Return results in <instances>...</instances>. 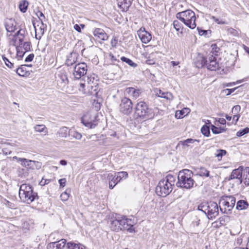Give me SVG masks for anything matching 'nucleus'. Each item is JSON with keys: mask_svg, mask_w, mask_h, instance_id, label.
Listing matches in <instances>:
<instances>
[{"mask_svg": "<svg viewBox=\"0 0 249 249\" xmlns=\"http://www.w3.org/2000/svg\"><path fill=\"white\" fill-rule=\"evenodd\" d=\"M154 116L155 113L153 109L149 108L146 103L141 101L136 104L134 114L135 119L146 120L153 118Z\"/></svg>", "mask_w": 249, "mask_h": 249, "instance_id": "nucleus-1", "label": "nucleus"}, {"mask_svg": "<svg viewBox=\"0 0 249 249\" xmlns=\"http://www.w3.org/2000/svg\"><path fill=\"white\" fill-rule=\"evenodd\" d=\"M193 172L188 169H184L179 172L177 185L178 187L187 189L193 187L195 181L192 178Z\"/></svg>", "mask_w": 249, "mask_h": 249, "instance_id": "nucleus-2", "label": "nucleus"}, {"mask_svg": "<svg viewBox=\"0 0 249 249\" xmlns=\"http://www.w3.org/2000/svg\"><path fill=\"white\" fill-rule=\"evenodd\" d=\"M176 17L190 29H193L196 27V17L193 11L187 10L178 12L177 14Z\"/></svg>", "mask_w": 249, "mask_h": 249, "instance_id": "nucleus-3", "label": "nucleus"}, {"mask_svg": "<svg viewBox=\"0 0 249 249\" xmlns=\"http://www.w3.org/2000/svg\"><path fill=\"white\" fill-rule=\"evenodd\" d=\"M47 249H84L80 244H76L73 242L67 243V240L62 239L58 241L49 243Z\"/></svg>", "mask_w": 249, "mask_h": 249, "instance_id": "nucleus-4", "label": "nucleus"}, {"mask_svg": "<svg viewBox=\"0 0 249 249\" xmlns=\"http://www.w3.org/2000/svg\"><path fill=\"white\" fill-rule=\"evenodd\" d=\"M96 114H91L87 113L81 118V122L86 127L89 128H94L98 124L99 120Z\"/></svg>", "mask_w": 249, "mask_h": 249, "instance_id": "nucleus-5", "label": "nucleus"}, {"mask_svg": "<svg viewBox=\"0 0 249 249\" xmlns=\"http://www.w3.org/2000/svg\"><path fill=\"white\" fill-rule=\"evenodd\" d=\"M173 187L170 184H168L161 180L156 188V192L158 196L165 197L172 191Z\"/></svg>", "mask_w": 249, "mask_h": 249, "instance_id": "nucleus-6", "label": "nucleus"}, {"mask_svg": "<svg viewBox=\"0 0 249 249\" xmlns=\"http://www.w3.org/2000/svg\"><path fill=\"white\" fill-rule=\"evenodd\" d=\"M119 110L122 113L128 115L132 110V103L130 99L124 97L121 100L120 104Z\"/></svg>", "mask_w": 249, "mask_h": 249, "instance_id": "nucleus-7", "label": "nucleus"}, {"mask_svg": "<svg viewBox=\"0 0 249 249\" xmlns=\"http://www.w3.org/2000/svg\"><path fill=\"white\" fill-rule=\"evenodd\" d=\"M219 208L218 204L213 201L209 202L208 209L206 213L208 219H213L219 214Z\"/></svg>", "mask_w": 249, "mask_h": 249, "instance_id": "nucleus-8", "label": "nucleus"}, {"mask_svg": "<svg viewBox=\"0 0 249 249\" xmlns=\"http://www.w3.org/2000/svg\"><path fill=\"white\" fill-rule=\"evenodd\" d=\"M87 72V66L85 63L76 64L74 68L73 75L75 78L79 79L84 76Z\"/></svg>", "mask_w": 249, "mask_h": 249, "instance_id": "nucleus-9", "label": "nucleus"}, {"mask_svg": "<svg viewBox=\"0 0 249 249\" xmlns=\"http://www.w3.org/2000/svg\"><path fill=\"white\" fill-rule=\"evenodd\" d=\"M120 229L121 230H126L129 232H132L134 231L133 228V222L131 219L126 218L125 216H123L120 218Z\"/></svg>", "mask_w": 249, "mask_h": 249, "instance_id": "nucleus-10", "label": "nucleus"}, {"mask_svg": "<svg viewBox=\"0 0 249 249\" xmlns=\"http://www.w3.org/2000/svg\"><path fill=\"white\" fill-rule=\"evenodd\" d=\"M19 197L23 202H26L28 204H30L36 198H38L37 193L33 191V188H32L31 190H28L25 193L21 195Z\"/></svg>", "mask_w": 249, "mask_h": 249, "instance_id": "nucleus-11", "label": "nucleus"}, {"mask_svg": "<svg viewBox=\"0 0 249 249\" xmlns=\"http://www.w3.org/2000/svg\"><path fill=\"white\" fill-rule=\"evenodd\" d=\"M207 61L206 67L210 71H216L220 68L216 57L211 53L207 56Z\"/></svg>", "mask_w": 249, "mask_h": 249, "instance_id": "nucleus-12", "label": "nucleus"}, {"mask_svg": "<svg viewBox=\"0 0 249 249\" xmlns=\"http://www.w3.org/2000/svg\"><path fill=\"white\" fill-rule=\"evenodd\" d=\"M128 176V174L126 172H120L117 173L114 177L111 179L109 182V187L110 189H112L123 178H126Z\"/></svg>", "mask_w": 249, "mask_h": 249, "instance_id": "nucleus-13", "label": "nucleus"}, {"mask_svg": "<svg viewBox=\"0 0 249 249\" xmlns=\"http://www.w3.org/2000/svg\"><path fill=\"white\" fill-rule=\"evenodd\" d=\"M219 210L222 213L226 214H230L233 207L231 206L230 202L227 201L221 197L219 200Z\"/></svg>", "mask_w": 249, "mask_h": 249, "instance_id": "nucleus-14", "label": "nucleus"}, {"mask_svg": "<svg viewBox=\"0 0 249 249\" xmlns=\"http://www.w3.org/2000/svg\"><path fill=\"white\" fill-rule=\"evenodd\" d=\"M137 35L141 41L145 44L148 43L152 39L151 35L145 31L144 28H141L137 31Z\"/></svg>", "mask_w": 249, "mask_h": 249, "instance_id": "nucleus-15", "label": "nucleus"}, {"mask_svg": "<svg viewBox=\"0 0 249 249\" xmlns=\"http://www.w3.org/2000/svg\"><path fill=\"white\" fill-rule=\"evenodd\" d=\"M242 170L240 168L233 170L231 175L229 178H227L228 180H230L233 179H238L239 180V183L241 184L242 183Z\"/></svg>", "mask_w": 249, "mask_h": 249, "instance_id": "nucleus-16", "label": "nucleus"}, {"mask_svg": "<svg viewBox=\"0 0 249 249\" xmlns=\"http://www.w3.org/2000/svg\"><path fill=\"white\" fill-rule=\"evenodd\" d=\"M5 26L8 32H14L16 29V22L12 18H7L5 21Z\"/></svg>", "mask_w": 249, "mask_h": 249, "instance_id": "nucleus-17", "label": "nucleus"}, {"mask_svg": "<svg viewBox=\"0 0 249 249\" xmlns=\"http://www.w3.org/2000/svg\"><path fill=\"white\" fill-rule=\"evenodd\" d=\"M31 66V65H22L20 67L16 68L14 71L20 76H28L30 74V72L27 70L26 67Z\"/></svg>", "mask_w": 249, "mask_h": 249, "instance_id": "nucleus-18", "label": "nucleus"}, {"mask_svg": "<svg viewBox=\"0 0 249 249\" xmlns=\"http://www.w3.org/2000/svg\"><path fill=\"white\" fill-rule=\"evenodd\" d=\"M78 56V53L72 52L67 56L66 61V65L68 66H71L75 64L77 61Z\"/></svg>", "mask_w": 249, "mask_h": 249, "instance_id": "nucleus-19", "label": "nucleus"}, {"mask_svg": "<svg viewBox=\"0 0 249 249\" xmlns=\"http://www.w3.org/2000/svg\"><path fill=\"white\" fill-rule=\"evenodd\" d=\"M131 4V0H118V5L123 11H127Z\"/></svg>", "mask_w": 249, "mask_h": 249, "instance_id": "nucleus-20", "label": "nucleus"}, {"mask_svg": "<svg viewBox=\"0 0 249 249\" xmlns=\"http://www.w3.org/2000/svg\"><path fill=\"white\" fill-rule=\"evenodd\" d=\"M207 56L204 57L202 56H198L194 62V64L196 67L198 68H202L204 67H206L207 63Z\"/></svg>", "mask_w": 249, "mask_h": 249, "instance_id": "nucleus-21", "label": "nucleus"}, {"mask_svg": "<svg viewBox=\"0 0 249 249\" xmlns=\"http://www.w3.org/2000/svg\"><path fill=\"white\" fill-rule=\"evenodd\" d=\"M94 36L102 40H106L108 38L107 35L105 31L100 28H96L93 32Z\"/></svg>", "mask_w": 249, "mask_h": 249, "instance_id": "nucleus-22", "label": "nucleus"}, {"mask_svg": "<svg viewBox=\"0 0 249 249\" xmlns=\"http://www.w3.org/2000/svg\"><path fill=\"white\" fill-rule=\"evenodd\" d=\"M120 223V217H116L115 219L111 220L110 228L111 230L115 231H121Z\"/></svg>", "mask_w": 249, "mask_h": 249, "instance_id": "nucleus-23", "label": "nucleus"}, {"mask_svg": "<svg viewBox=\"0 0 249 249\" xmlns=\"http://www.w3.org/2000/svg\"><path fill=\"white\" fill-rule=\"evenodd\" d=\"M126 92L134 98H137L141 93V90L136 89L133 87L127 88L125 90Z\"/></svg>", "mask_w": 249, "mask_h": 249, "instance_id": "nucleus-24", "label": "nucleus"}, {"mask_svg": "<svg viewBox=\"0 0 249 249\" xmlns=\"http://www.w3.org/2000/svg\"><path fill=\"white\" fill-rule=\"evenodd\" d=\"M249 203L247 200H240L237 201L236 209L238 210H243L247 209L249 207Z\"/></svg>", "mask_w": 249, "mask_h": 249, "instance_id": "nucleus-25", "label": "nucleus"}, {"mask_svg": "<svg viewBox=\"0 0 249 249\" xmlns=\"http://www.w3.org/2000/svg\"><path fill=\"white\" fill-rule=\"evenodd\" d=\"M98 76L93 73L90 75H88L87 80L89 84H93L94 86L96 87L98 85L97 82L98 81Z\"/></svg>", "mask_w": 249, "mask_h": 249, "instance_id": "nucleus-26", "label": "nucleus"}, {"mask_svg": "<svg viewBox=\"0 0 249 249\" xmlns=\"http://www.w3.org/2000/svg\"><path fill=\"white\" fill-rule=\"evenodd\" d=\"M13 159H16L18 162H20L22 166L28 167L29 168L31 163L32 162L31 160H27L25 158H18L16 156L14 157Z\"/></svg>", "mask_w": 249, "mask_h": 249, "instance_id": "nucleus-27", "label": "nucleus"}, {"mask_svg": "<svg viewBox=\"0 0 249 249\" xmlns=\"http://www.w3.org/2000/svg\"><path fill=\"white\" fill-rule=\"evenodd\" d=\"M71 130L67 127L64 126L60 128L58 131L59 137L66 138L67 136L70 135Z\"/></svg>", "mask_w": 249, "mask_h": 249, "instance_id": "nucleus-28", "label": "nucleus"}, {"mask_svg": "<svg viewBox=\"0 0 249 249\" xmlns=\"http://www.w3.org/2000/svg\"><path fill=\"white\" fill-rule=\"evenodd\" d=\"M32 186L28 184H22L21 185L19 190V196H21V195H23L28 190H31Z\"/></svg>", "mask_w": 249, "mask_h": 249, "instance_id": "nucleus-29", "label": "nucleus"}, {"mask_svg": "<svg viewBox=\"0 0 249 249\" xmlns=\"http://www.w3.org/2000/svg\"><path fill=\"white\" fill-rule=\"evenodd\" d=\"M35 131L37 132H43L46 135L48 133V129L44 124H36L34 127Z\"/></svg>", "mask_w": 249, "mask_h": 249, "instance_id": "nucleus-30", "label": "nucleus"}, {"mask_svg": "<svg viewBox=\"0 0 249 249\" xmlns=\"http://www.w3.org/2000/svg\"><path fill=\"white\" fill-rule=\"evenodd\" d=\"M196 142H199V140L190 138V139H187L185 141H180L178 142V144H181L183 146H186L187 147H189L190 144L194 143Z\"/></svg>", "mask_w": 249, "mask_h": 249, "instance_id": "nucleus-31", "label": "nucleus"}, {"mask_svg": "<svg viewBox=\"0 0 249 249\" xmlns=\"http://www.w3.org/2000/svg\"><path fill=\"white\" fill-rule=\"evenodd\" d=\"M209 206V202H203L198 205L197 210L203 212L205 214L207 213Z\"/></svg>", "mask_w": 249, "mask_h": 249, "instance_id": "nucleus-32", "label": "nucleus"}, {"mask_svg": "<svg viewBox=\"0 0 249 249\" xmlns=\"http://www.w3.org/2000/svg\"><path fill=\"white\" fill-rule=\"evenodd\" d=\"M226 128L224 127H217L213 124L211 125V130L213 134H217L226 131Z\"/></svg>", "mask_w": 249, "mask_h": 249, "instance_id": "nucleus-33", "label": "nucleus"}, {"mask_svg": "<svg viewBox=\"0 0 249 249\" xmlns=\"http://www.w3.org/2000/svg\"><path fill=\"white\" fill-rule=\"evenodd\" d=\"M164 182L168 184H170L171 185V186L173 187V186L174 185V182L175 180V178L174 176L171 175H168L165 178L162 179Z\"/></svg>", "mask_w": 249, "mask_h": 249, "instance_id": "nucleus-34", "label": "nucleus"}, {"mask_svg": "<svg viewBox=\"0 0 249 249\" xmlns=\"http://www.w3.org/2000/svg\"><path fill=\"white\" fill-rule=\"evenodd\" d=\"M28 2L25 0L21 1L19 4V9L22 13L26 12L28 6Z\"/></svg>", "mask_w": 249, "mask_h": 249, "instance_id": "nucleus-35", "label": "nucleus"}, {"mask_svg": "<svg viewBox=\"0 0 249 249\" xmlns=\"http://www.w3.org/2000/svg\"><path fill=\"white\" fill-rule=\"evenodd\" d=\"M197 175L200 177H210V172L204 167H200L197 173Z\"/></svg>", "mask_w": 249, "mask_h": 249, "instance_id": "nucleus-36", "label": "nucleus"}, {"mask_svg": "<svg viewBox=\"0 0 249 249\" xmlns=\"http://www.w3.org/2000/svg\"><path fill=\"white\" fill-rule=\"evenodd\" d=\"M121 60L123 62L127 63L128 65H129L130 66L132 67L136 68L138 66V65L136 63L133 62L131 59L124 56H122L121 57Z\"/></svg>", "mask_w": 249, "mask_h": 249, "instance_id": "nucleus-37", "label": "nucleus"}, {"mask_svg": "<svg viewBox=\"0 0 249 249\" xmlns=\"http://www.w3.org/2000/svg\"><path fill=\"white\" fill-rule=\"evenodd\" d=\"M157 94L160 97L165 98L167 99H169L170 97L172 96L171 93L168 92H162L160 89L158 90V91L157 92Z\"/></svg>", "mask_w": 249, "mask_h": 249, "instance_id": "nucleus-38", "label": "nucleus"}, {"mask_svg": "<svg viewBox=\"0 0 249 249\" xmlns=\"http://www.w3.org/2000/svg\"><path fill=\"white\" fill-rule=\"evenodd\" d=\"M34 28H35V31H36V38L37 39L39 40L41 39L42 36L44 34V27H40L39 28L38 31H37V29H36V26H35L34 24Z\"/></svg>", "mask_w": 249, "mask_h": 249, "instance_id": "nucleus-39", "label": "nucleus"}, {"mask_svg": "<svg viewBox=\"0 0 249 249\" xmlns=\"http://www.w3.org/2000/svg\"><path fill=\"white\" fill-rule=\"evenodd\" d=\"M32 162L31 163V165H30L29 168L32 169V170H35V169H39L41 167V163L35 161V160H31Z\"/></svg>", "mask_w": 249, "mask_h": 249, "instance_id": "nucleus-40", "label": "nucleus"}, {"mask_svg": "<svg viewBox=\"0 0 249 249\" xmlns=\"http://www.w3.org/2000/svg\"><path fill=\"white\" fill-rule=\"evenodd\" d=\"M212 50L210 53L213 54V56L218 55V54L220 51V48L217 46L216 44H213L211 45Z\"/></svg>", "mask_w": 249, "mask_h": 249, "instance_id": "nucleus-41", "label": "nucleus"}, {"mask_svg": "<svg viewBox=\"0 0 249 249\" xmlns=\"http://www.w3.org/2000/svg\"><path fill=\"white\" fill-rule=\"evenodd\" d=\"M227 153V151L223 149H218L216 150L214 155L217 158L218 160H221L222 157L225 155Z\"/></svg>", "mask_w": 249, "mask_h": 249, "instance_id": "nucleus-42", "label": "nucleus"}, {"mask_svg": "<svg viewBox=\"0 0 249 249\" xmlns=\"http://www.w3.org/2000/svg\"><path fill=\"white\" fill-rule=\"evenodd\" d=\"M225 199H226L227 201H228L230 202V203L231 204V206L234 207L235 202H236V199L235 198L232 196H222Z\"/></svg>", "mask_w": 249, "mask_h": 249, "instance_id": "nucleus-43", "label": "nucleus"}, {"mask_svg": "<svg viewBox=\"0 0 249 249\" xmlns=\"http://www.w3.org/2000/svg\"><path fill=\"white\" fill-rule=\"evenodd\" d=\"M201 133L206 137H208L210 134V128L207 125H204L201 129Z\"/></svg>", "mask_w": 249, "mask_h": 249, "instance_id": "nucleus-44", "label": "nucleus"}, {"mask_svg": "<svg viewBox=\"0 0 249 249\" xmlns=\"http://www.w3.org/2000/svg\"><path fill=\"white\" fill-rule=\"evenodd\" d=\"M2 59L4 62L5 65L9 68H14V64L11 62L8 59H7L4 55L2 56Z\"/></svg>", "mask_w": 249, "mask_h": 249, "instance_id": "nucleus-45", "label": "nucleus"}, {"mask_svg": "<svg viewBox=\"0 0 249 249\" xmlns=\"http://www.w3.org/2000/svg\"><path fill=\"white\" fill-rule=\"evenodd\" d=\"M249 133V128L246 127L243 129L240 130L236 133V136L237 137H242L244 135Z\"/></svg>", "mask_w": 249, "mask_h": 249, "instance_id": "nucleus-46", "label": "nucleus"}, {"mask_svg": "<svg viewBox=\"0 0 249 249\" xmlns=\"http://www.w3.org/2000/svg\"><path fill=\"white\" fill-rule=\"evenodd\" d=\"M70 135L77 140H80L82 138V134L77 131L71 130Z\"/></svg>", "mask_w": 249, "mask_h": 249, "instance_id": "nucleus-47", "label": "nucleus"}, {"mask_svg": "<svg viewBox=\"0 0 249 249\" xmlns=\"http://www.w3.org/2000/svg\"><path fill=\"white\" fill-rule=\"evenodd\" d=\"M173 25L177 31H179L180 29H182V25L178 20H174L173 22Z\"/></svg>", "mask_w": 249, "mask_h": 249, "instance_id": "nucleus-48", "label": "nucleus"}, {"mask_svg": "<svg viewBox=\"0 0 249 249\" xmlns=\"http://www.w3.org/2000/svg\"><path fill=\"white\" fill-rule=\"evenodd\" d=\"M70 197V194L66 191L63 192L60 195V198L63 201H67Z\"/></svg>", "mask_w": 249, "mask_h": 249, "instance_id": "nucleus-49", "label": "nucleus"}, {"mask_svg": "<svg viewBox=\"0 0 249 249\" xmlns=\"http://www.w3.org/2000/svg\"><path fill=\"white\" fill-rule=\"evenodd\" d=\"M37 16L38 17L39 20L41 21V23L42 24V26H43V19L41 18H43V19L45 18V17L44 15L43 14V13L40 11H38L36 13Z\"/></svg>", "mask_w": 249, "mask_h": 249, "instance_id": "nucleus-50", "label": "nucleus"}, {"mask_svg": "<svg viewBox=\"0 0 249 249\" xmlns=\"http://www.w3.org/2000/svg\"><path fill=\"white\" fill-rule=\"evenodd\" d=\"M184 113L185 112L184 110H178L176 112V117L179 119L182 118L186 115Z\"/></svg>", "mask_w": 249, "mask_h": 249, "instance_id": "nucleus-51", "label": "nucleus"}, {"mask_svg": "<svg viewBox=\"0 0 249 249\" xmlns=\"http://www.w3.org/2000/svg\"><path fill=\"white\" fill-rule=\"evenodd\" d=\"M211 18L218 24H226L227 23L225 21L219 20L218 18H216L214 16H212Z\"/></svg>", "mask_w": 249, "mask_h": 249, "instance_id": "nucleus-52", "label": "nucleus"}, {"mask_svg": "<svg viewBox=\"0 0 249 249\" xmlns=\"http://www.w3.org/2000/svg\"><path fill=\"white\" fill-rule=\"evenodd\" d=\"M118 37L117 36H113L111 40L110 44L112 47H115L118 43Z\"/></svg>", "mask_w": 249, "mask_h": 249, "instance_id": "nucleus-53", "label": "nucleus"}, {"mask_svg": "<svg viewBox=\"0 0 249 249\" xmlns=\"http://www.w3.org/2000/svg\"><path fill=\"white\" fill-rule=\"evenodd\" d=\"M23 47L25 51V52H27L30 50L31 48V43L29 42H24L23 45Z\"/></svg>", "mask_w": 249, "mask_h": 249, "instance_id": "nucleus-54", "label": "nucleus"}, {"mask_svg": "<svg viewBox=\"0 0 249 249\" xmlns=\"http://www.w3.org/2000/svg\"><path fill=\"white\" fill-rule=\"evenodd\" d=\"M197 29L198 30L199 35L200 36H206L208 32H211L210 30H205L201 29L198 27L197 28Z\"/></svg>", "mask_w": 249, "mask_h": 249, "instance_id": "nucleus-55", "label": "nucleus"}, {"mask_svg": "<svg viewBox=\"0 0 249 249\" xmlns=\"http://www.w3.org/2000/svg\"><path fill=\"white\" fill-rule=\"evenodd\" d=\"M60 78L61 79L63 82L65 84L68 83V79L67 75L65 74H61L59 75Z\"/></svg>", "mask_w": 249, "mask_h": 249, "instance_id": "nucleus-56", "label": "nucleus"}, {"mask_svg": "<svg viewBox=\"0 0 249 249\" xmlns=\"http://www.w3.org/2000/svg\"><path fill=\"white\" fill-rule=\"evenodd\" d=\"M241 109L240 106L239 105H236L234 106L232 108V112L234 114H237L238 112L240 111Z\"/></svg>", "mask_w": 249, "mask_h": 249, "instance_id": "nucleus-57", "label": "nucleus"}, {"mask_svg": "<svg viewBox=\"0 0 249 249\" xmlns=\"http://www.w3.org/2000/svg\"><path fill=\"white\" fill-rule=\"evenodd\" d=\"M93 106L95 108L96 111H98L101 107V104L99 102L94 101L93 103Z\"/></svg>", "mask_w": 249, "mask_h": 249, "instance_id": "nucleus-58", "label": "nucleus"}, {"mask_svg": "<svg viewBox=\"0 0 249 249\" xmlns=\"http://www.w3.org/2000/svg\"><path fill=\"white\" fill-rule=\"evenodd\" d=\"M108 57H109V59L113 63L119 61V60H118L116 58V57L115 56H114L111 53H109Z\"/></svg>", "mask_w": 249, "mask_h": 249, "instance_id": "nucleus-59", "label": "nucleus"}, {"mask_svg": "<svg viewBox=\"0 0 249 249\" xmlns=\"http://www.w3.org/2000/svg\"><path fill=\"white\" fill-rule=\"evenodd\" d=\"M34 57V54L31 53L28 55L25 58V61L26 62H31Z\"/></svg>", "mask_w": 249, "mask_h": 249, "instance_id": "nucleus-60", "label": "nucleus"}, {"mask_svg": "<svg viewBox=\"0 0 249 249\" xmlns=\"http://www.w3.org/2000/svg\"><path fill=\"white\" fill-rule=\"evenodd\" d=\"M58 182L60 184V186L63 187L65 186L66 182V179L65 178H61V179H59Z\"/></svg>", "mask_w": 249, "mask_h": 249, "instance_id": "nucleus-61", "label": "nucleus"}, {"mask_svg": "<svg viewBox=\"0 0 249 249\" xmlns=\"http://www.w3.org/2000/svg\"><path fill=\"white\" fill-rule=\"evenodd\" d=\"M2 153L4 155H10L12 153V151L9 150L8 148L5 147L2 148Z\"/></svg>", "mask_w": 249, "mask_h": 249, "instance_id": "nucleus-62", "label": "nucleus"}, {"mask_svg": "<svg viewBox=\"0 0 249 249\" xmlns=\"http://www.w3.org/2000/svg\"><path fill=\"white\" fill-rule=\"evenodd\" d=\"M17 56L20 58H22L23 56L24 55V53H22V52H20L19 51V49L18 47H17Z\"/></svg>", "mask_w": 249, "mask_h": 249, "instance_id": "nucleus-63", "label": "nucleus"}, {"mask_svg": "<svg viewBox=\"0 0 249 249\" xmlns=\"http://www.w3.org/2000/svg\"><path fill=\"white\" fill-rule=\"evenodd\" d=\"M74 29L78 32L80 33L81 32V28L79 25L77 24L74 25Z\"/></svg>", "mask_w": 249, "mask_h": 249, "instance_id": "nucleus-64", "label": "nucleus"}]
</instances>
